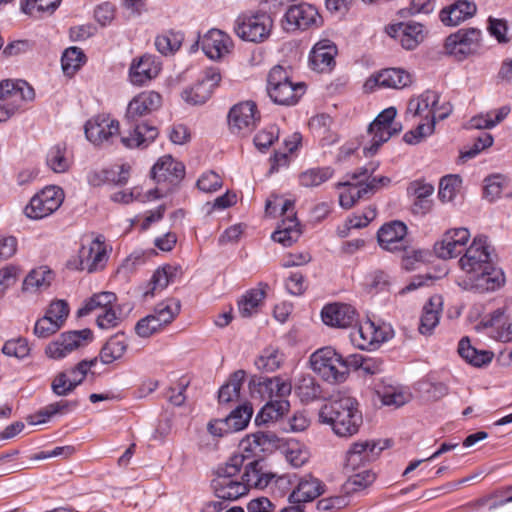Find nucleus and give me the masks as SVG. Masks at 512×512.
I'll use <instances>...</instances> for the list:
<instances>
[{
  "instance_id": "5",
  "label": "nucleus",
  "mask_w": 512,
  "mask_h": 512,
  "mask_svg": "<svg viewBox=\"0 0 512 512\" xmlns=\"http://www.w3.org/2000/svg\"><path fill=\"white\" fill-rule=\"evenodd\" d=\"M273 20L262 11H246L237 16L233 31L243 41L261 43L272 30Z\"/></svg>"
},
{
  "instance_id": "6",
  "label": "nucleus",
  "mask_w": 512,
  "mask_h": 512,
  "mask_svg": "<svg viewBox=\"0 0 512 512\" xmlns=\"http://www.w3.org/2000/svg\"><path fill=\"white\" fill-rule=\"evenodd\" d=\"M34 98V90L22 80L0 82V122H5Z\"/></svg>"
},
{
  "instance_id": "12",
  "label": "nucleus",
  "mask_w": 512,
  "mask_h": 512,
  "mask_svg": "<svg viewBox=\"0 0 512 512\" xmlns=\"http://www.w3.org/2000/svg\"><path fill=\"white\" fill-rule=\"evenodd\" d=\"M227 118L232 134L247 136L255 129L260 120V113L253 101H243L230 109Z\"/></svg>"
},
{
  "instance_id": "2",
  "label": "nucleus",
  "mask_w": 512,
  "mask_h": 512,
  "mask_svg": "<svg viewBox=\"0 0 512 512\" xmlns=\"http://www.w3.org/2000/svg\"><path fill=\"white\" fill-rule=\"evenodd\" d=\"M459 265L467 274L471 288L479 293L495 291L505 283L504 272L494 264L485 236L473 239Z\"/></svg>"
},
{
  "instance_id": "53",
  "label": "nucleus",
  "mask_w": 512,
  "mask_h": 512,
  "mask_svg": "<svg viewBox=\"0 0 512 512\" xmlns=\"http://www.w3.org/2000/svg\"><path fill=\"white\" fill-rule=\"evenodd\" d=\"M375 478L376 476L371 470H361L348 477L343 485V489L347 494L362 491L370 486L375 481Z\"/></svg>"
},
{
  "instance_id": "11",
  "label": "nucleus",
  "mask_w": 512,
  "mask_h": 512,
  "mask_svg": "<svg viewBox=\"0 0 512 512\" xmlns=\"http://www.w3.org/2000/svg\"><path fill=\"white\" fill-rule=\"evenodd\" d=\"M356 329L350 332L352 345L360 350H376L382 343L391 338V330L384 326H376L371 320L354 324Z\"/></svg>"
},
{
  "instance_id": "52",
  "label": "nucleus",
  "mask_w": 512,
  "mask_h": 512,
  "mask_svg": "<svg viewBox=\"0 0 512 512\" xmlns=\"http://www.w3.org/2000/svg\"><path fill=\"white\" fill-rule=\"evenodd\" d=\"M384 405L400 407L410 400V394L399 386H384L377 390Z\"/></svg>"
},
{
  "instance_id": "1",
  "label": "nucleus",
  "mask_w": 512,
  "mask_h": 512,
  "mask_svg": "<svg viewBox=\"0 0 512 512\" xmlns=\"http://www.w3.org/2000/svg\"><path fill=\"white\" fill-rule=\"evenodd\" d=\"M258 466V460L248 462L245 465V472L239 480L237 476L242 467V458L231 456L223 466L217 469L216 478L212 481L216 497L235 501L246 495L250 487L266 488L275 475L262 471Z\"/></svg>"
},
{
  "instance_id": "62",
  "label": "nucleus",
  "mask_w": 512,
  "mask_h": 512,
  "mask_svg": "<svg viewBox=\"0 0 512 512\" xmlns=\"http://www.w3.org/2000/svg\"><path fill=\"white\" fill-rule=\"evenodd\" d=\"M296 392L302 401L308 402L318 398L321 394V389L315 379L312 376L307 375L300 379L296 386Z\"/></svg>"
},
{
  "instance_id": "57",
  "label": "nucleus",
  "mask_w": 512,
  "mask_h": 512,
  "mask_svg": "<svg viewBox=\"0 0 512 512\" xmlns=\"http://www.w3.org/2000/svg\"><path fill=\"white\" fill-rule=\"evenodd\" d=\"M183 40L184 36L181 32L168 31L156 37L155 46L161 54L168 55L177 51Z\"/></svg>"
},
{
  "instance_id": "17",
  "label": "nucleus",
  "mask_w": 512,
  "mask_h": 512,
  "mask_svg": "<svg viewBox=\"0 0 512 512\" xmlns=\"http://www.w3.org/2000/svg\"><path fill=\"white\" fill-rule=\"evenodd\" d=\"M96 360H83L79 362L75 367L58 373L51 384V388L54 394L57 396H67L74 389L80 385L88 371L95 364Z\"/></svg>"
},
{
  "instance_id": "61",
  "label": "nucleus",
  "mask_w": 512,
  "mask_h": 512,
  "mask_svg": "<svg viewBox=\"0 0 512 512\" xmlns=\"http://www.w3.org/2000/svg\"><path fill=\"white\" fill-rule=\"evenodd\" d=\"M461 179L457 175L444 176L439 183L438 196L443 202L454 200L461 187Z\"/></svg>"
},
{
  "instance_id": "15",
  "label": "nucleus",
  "mask_w": 512,
  "mask_h": 512,
  "mask_svg": "<svg viewBox=\"0 0 512 512\" xmlns=\"http://www.w3.org/2000/svg\"><path fill=\"white\" fill-rule=\"evenodd\" d=\"M92 337L93 334L90 329L62 333L56 340L46 346L45 353L51 359H62L74 350L86 346L92 340Z\"/></svg>"
},
{
  "instance_id": "55",
  "label": "nucleus",
  "mask_w": 512,
  "mask_h": 512,
  "mask_svg": "<svg viewBox=\"0 0 512 512\" xmlns=\"http://www.w3.org/2000/svg\"><path fill=\"white\" fill-rule=\"evenodd\" d=\"M86 56L78 47L67 48L61 58L63 72L72 76L85 63Z\"/></svg>"
},
{
  "instance_id": "37",
  "label": "nucleus",
  "mask_w": 512,
  "mask_h": 512,
  "mask_svg": "<svg viewBox=\"0 0 512 512\" xmlns=\"http://www.w3.org/2000/svg\"><path fill=\"white\" fill-rule=\"evenodd\" d=\"M473 2L460 0L440 12L441 21L447 26H457L476 13Z\"/></svg>"
},
{
  "instance_id": "26",
  "label": "nucleus",
  "mask_w": 512,
  "mask_h": 512,
  "mask_svg": "<svg viewBox=\"0 0 512 512\" xmlns=\"http://www.w3.org/2000/svg\"><path fill=\"white\" fill-rule=\"evenodd\" d=\"M338 53L337 46L329 39L318 41L312 48L309 56L310 67L317 72L326 73L332 71Z\"/></svg>"
},
{
  "instance_id": "63",
  "label": "nucleus",
  "mask_w": 512,
  "mask_h": 512,
  "mask_svg": "<svg viewBox=\"0 0 512 512\" xmlns=\"http://www.w3.org/2000/svg\"><path fill=\"white\" fill-rule=\"evenodd\" d=\"M309 457L307 448L298 443L289 444L285 452L287 462L294 468L302 467L307 463Z\"/></svg>"
},
{
  "instance_id": "16",
  "label": "nucleus",
  "mask_w": 512,
  "mask_h": 512,
  "mask_svg": "<svg viewBox=\"0 0 512 512\" xmlns=\"http://www.w3.org/2000/svg\"><path fill=\"white\" fill-rule=\"evenodd\" d=\"M439 96L436 92L426 91L418 97L409 100L406 113L412 117H422L426 121H434L438 118L445 119L452 111L451 106L443 107V112L438 113L437 105Z\"/></svg>"
},
{
  "instance_id": "40",
  "label": "nucleus",
  "mask_w": 512,
  "mask_h": 512,
  "mask_svg": "<svg viewBox=\"0 0 512 512\" xmlns=\"http://www.w3.org/2000/svg\"><path fill=\"white\" fill-rule=\"evenodd\" d=\"M443 300L440 295L430 297L428 303L423 307L420 318L419 332L423 335L430 334L438 325L442 312Z\"/></svg>"
},
{
  "instance_id": "33",
  "label": "nucleus",
  "mask_w": 512,
  "mask_h": 512,
  "mask_svg": "<svg viewBox=\"0 0 512 512\" xmlns=\"http://www.w3.org/2000/svg\"><path fill=\"white\" fill-rule=\"evenodd\" d=\"M478 327L490 329L489 335L501 342L512 340V323L502 309H497L485 316Z\"/></svg>"
},
{
  "instance_id": "36",
  "label": "nucleus",
  "mask_w": 512,
  "mask_h": 512,
  "mask_svg": "<svg viewBox=\"0 0 512 512\" xmlns=\"http://www.w3.org/2000/svg\"><path fill=\"white\" fill-rule=\"evenodd\" d=\"M407 192L412 196V211L414 214L425 215L432 208L431 196L434 192V186L424 181H413L409 184Z\"/></svg>"
},
{
  "instance_id": "13",
  "label": "nucleus",
  "mask_w": 512,
  "mask_h": 512,
  "mask_svg": "<svg viewBox=\"0 0 512 512\" xmlns=\"http://www.w3.org/2000/svg\"><path fill=\"white\" fill-rule=\"evenodd\" d=\"M221 80L222 76L218 68H206L193 86L182 91L181 97L189 105H202L211 97Z\"/></svg>"
},
{
  "instance_id": "3",
  "label": "nucleus",
  "mask_w": 512,
  "mask_h": 512,
  "mask_svg": "<svg viewBox=\"0 0 512 512\" xmlns=\"http://www.w3.org/2000/svg\"><path fill=\"white\" fill-rule=\"evenodd\" d=\"M353 397L339 393L325 403L319 412L321 422L329 424L340 437L356 434L362 424V414Z\"/></svg>"
},
{
  "instance_id": "24",
  "label": "nucleus",
  "mask_w": 512,
  "mask_h": 512,
  "mask_svg": "<svg viewBox=\"0 0 512 512\" xmlns=\"http://www.w3.org/2000/svg\"><path fill=\"white\" fill-rule=\"evenodd\" d=\"M272 441V436L264 432L247 435L240 441L239 452L233 456H240L242 458V466L247 460H250L249 462L258 460V467L263 471L261 454L268 449Z\"/></svg>"
},
{
  "instance_id": "38",
  "label": "nucleus",
  "mask_w": 512,
  "mask_h": 512,
  "mask_svg": "<svg viewBox=\"0 0 512 512\" xmlns=\"http://www.w3.org/2000/svg\"><path fill=\"white\" fill-rule=\"evenodd\" d=\"M458 353L468 364L478 368L489 365L494 357L492 351L472 346L468 337H463L459 341Z\"/></svg>"
},
{
  "instance_id": "47",
  "label": "nucleus",
  "mask_w": 512,
  "mask_h": 512,
  "mask_svg": "<svg viewBox=\"0 0 512 512\" xmlns=\"http://www.w3.org/2000/svg\"><path fill=\"white\" fill-rule=\"evenodd\" d=\"M510 111V107L505 105L486 114L474 116L469 121V128L491 129L501 123L509 115Z\"/></svg>"
},
{
  "instance_id": "22",
  "label": "nucleus",
  "mask_w": 512,
  "mask_h": 512,
  "mask_svg": "<svg viewBox=\"0 0 512 512\" xmlns=\"http://www.w3.org/2000/svg\"><path fill=\"white\" fill-rule=\"evenodd\" d=\"M407 227L400 221H392L384 224L377 233L379 245L390 252L405 251L408 240L405 238Z\"/></svg>"
},
{
  "instance_id": "41",
  "label": "nucleus",
  "mask_w": 512,
  "mask_h": 512,
  "mask_svg": "<svg viewBox=\"0 0 512 512\" xmlns=\"http://www.w3.org/2000/svg\"><path fill=\"white\" fill-rule=\"evenodd\" d=\"M117 296L113 292L104 291L93 294L85 300L83 306L77 311L79 317L95 313L96 316L102 314L106 309L116 305Z\"/></svg>"
},
{
  "instance_id": "60",
  "label": "nucleus",
  "mask_w": 512,
  "mask_h": 512,
  "mask_svg": "<svg viewBox=\"0 0 512 512\" xmlns=\"http://www.w3.org/2000/svg\"><path fill=\"white\" fill-rule=\"evenodd\" d=\"M180 302L176 299H167L159 303L154 310L153 316L164 326L173 321L180 312Z\"/></svg>"
},
{
  "instance_id": "18",
  "label": "nucleus",
  "mask_w": 512,
  "mask_h": 512,
  "mask_svg": "<svg viewBox=\"0 0 512 512\" xmlns=\"http://www.w3.org/2000/svg\"><path fill=\"white\" fill-rule=\"evenodd\" d=\"M469 239L470 232L467 228L460 227L447 230L442 239L434 244V252L442 259L457 257L468 248Z\"/></svg>"
},
{
  "instance_id": "14",
  "label": "nucleus",
  "mask_w": 512,
  "mask_h": 512,
  "mask_svg": "<svg viewBox=\"0 0 512 512\" xmlns=\"http://www.w3.org/2000/svg\"><path fill=\"white\" fill-rule=\"evenodd\" d=\"M64 200V192L56 186L45 187L34 195L24 212L31 219H42L55 212Z\"/></svg>"
},
{
  "instance_id": "34",
  "label": "nucleus",
  "mask_w": 512,
  "mask_h": 512,
  "mask_svg": "<svg viewBox=\"0 0 512 512\" xmlns=\"http://www.w3.org/2000/svg\"><path fill=\"white\" fill-rule=\"evenodd\" d=\"M201 46L210 59H220L230 52L233 44L228 34L219 29H211L203 36Z\"/></svg>"
},
{
  "instance_id": "54",
  "label": "nucleus",
  "mask_w": 512,
  "mask_h": 512,
  "mask_svg": "<svg viewBox=\"0 0 512 512\" xmlns=\"http://www.w3.org/2000/svg\"><path fill=\"white\" fill-rule=\"evenodd\" d=\"M333 175L330 167L311 168L299 175V184L306 188H313L328 181Z\"/></svg>"
},
{
  "instance_id": "19",
  "label": "nucleus",
  "mask_w": 512,
  "mask_h": 512,
  "mask_svg": "<svg viewBox=\"0 0 512 512\" xmlns=\"http://www.w3.org/2000/svg\"><path fill=\"white\" fill-rule=\"evenodd\" d=\"M382 450L383 448L374 440L355 442L346 452L344 469L347 472H354L377 459Z\"/></svg>"
},
{
  "instance_id": "25",
  "label": "nucleus",
  "mask_w": 512,
  "mask_h": 512,
  "mask_svg": "<svg viewBox=\"0 0 512 512\" xmlns=\"http://www.w3.org/2000/svg\"><path fill=\"white\" fill-rule=\"evenodd\" d=\"M411 82L412 77L407 71L399 68H388L370 76L366 80L364 88L367 91H373L376 87L402 89L410 85Z\"/></svg>"
},
{
  "instance_id": "42",
  "label": "nucleus",
  "mask_w": 512,
  "mask_h": 512,
  "mask_svg": "<svg viewBox=\"0 0 512 512\" xmlns=\"http://www.w3.org/2000/svg\"><path fill=\"white\" fill-rule=\"evenodd\" d=\"M267 284L260 283L258 288L247 291L238 301V311L242 317H250L258 312L266 296Z\"/></svg>"
},
{
  "instance_id": "56",
  "label": "nucleus",
  "mask_w": 512,
  "mask_h": 512,
  "mask_svg": "<svg viewBox=\"0 0 512 512\" xmlns=\"http://www.w3.org/2000/svg\"><path fill=\"white\" fill-rule=\"evenodd\" d=\"M61 0H21V9L32 17H40L42 13H53Z\"/></svg>"
},
{
  "instance_id": "64",
  "label": "nucleus",
  "mask_w": 512,
  "mask_h": 512,
  "mask_svg": "<svg viewBox=\"0 0 512 512\" xmlns=\"http://www.w3.org/2000/svg\"><path fill=\"white\" fill-rule=\"evenodd\" d=\"M497 504L495 496H488L469 503L462 512H503Z\"/></svg>"
},
{
  "instance_id": "21",
  "label": "nucleus",
  "mask_w": 512,
  "mask_h": 512,
  "mask_svg": "<svg viewBox=\"0 0 512 512\" xmlns=\"http://www.w3.org/2000/svg\"><path fill=\"white\" fill-rule=\"evenodd\" d=\"M287 30H307L321 24L317 9L308 3L290 5L285 13Z\"/></svg>"
},
{
  "instance_id": "58",
  "label": "nucleus",
  "mask_w": 512,
  "mask_h": 512,
  "mask_svg": "<svg viewBox=\"0 0 512 512\" xmlns=\"http://www.w3.org/2000/svg\"><path fill=\"white\" fill-rule=\"evenodd\" d=\"M46 163L49 168L55 173H63L70 167V161L66 156V147L57 144L49 150Z\"/></svg>"
},
{
  "instance_id": "43",
  "label": "nucleus",
  "mask_w": 512,
  "mask_h": 512,
  "mask_svg": "<svg viewBox=\"0 0 512 512\" xmlns=\"http://www.w3.org/2000/svg\"><path fill=\"white\" fill-rule=\"evenodd\" d=\"M128 347L126 336L117 333L110 337L100 351V360L104 364H111L125 354Z\"/></svg>"
},
{
  "instance_id": "8",
  "label": "nucleus",
  "mask_w": 512,
  "mask_h": 512,
  "mask_svg": "<svg viewBox=\"0 0 512 512\" xmlns=\"http://www.w3.org/2000/svg\"><path fill=\"white\" fill-rule=\"evenodd\" d=\"M396 115V109L389 107L383 110L369 125L368 133L371 135V144L364 148L366 156L374 155L383 143L401 131V125L394 121Z\"/></svg>"
},
{
  "instance_id": "50",
  "label": "nucleus",
  "mask_w": 512,
  "mask_h": 512,
  "mask_svg": "<svg viewBox=\"0 0 512 512\" xmlns=\"http://www.w3.org/2000/svg\"><path fill=\"white\" fill-rule=\"evenodd\" d=\"M176 272L177 269L170 265L158 268L151 277L149 283V286H151V288L145 291L144 296L153 297L155 293L165 289L171 282L172 278L176 275Z\"/></svg>"
},
{
  "instance_id": "30",
  "label": "nucleus",
  "mask_w": 512,
  "mask_h": 512,
  "mask_svg": "<svg viewBox=\"0 0 512 512\" xmlns=\"http://www.w3.org/2000/svg\"><path fill=\"white\" fill-rule=\"evenodd\" d=\"M162 104V97L154 91H144L136 95L128 104L126 119L136 121L157 110Z\"/></svg>"
},
{
  "instance_id": "4",
  "label": "nucleus",
  "mask_w": 512,
  "mask_h": 512,
  "mask_svg": "<svg viewBox=\"0 0 512 512\" xmlns=\"http://www.w3.org/2000/svg\"><path fill=\"white\" fill-rule=\"evenodd\" d=\"M267 92L274 103L289 106L298 102L305 92V85L292 82L289 73L278 65L268 74Z\"/></svg>"
},
{
  "instance_id": "49",
  "label": "nucleus",
  "mask_w": 512,
  "mask_h": 512,
  "mask_svg": "<svg viewBox=\"0 0 512 512\" xmlns=\"http://www.w3.org/2000/svg\"><path fill=\"white\" fill-rule=\"evenodd\" d=\"M78 406V401H68V400H61L55 403H51L44 408H42L40 411L35 414L36 420L32 421V424H40L45 423L48 419H50L52 416L57 414H66L68 412H71Z\"/></svg>"
},
{
  "instance_id": "44",
  "label": "nucleus",
  "mask_w": 512,
  "mask_h": 512,
  "mask_svg": "<svg viewBox=\"0 0 512 512\" xmlns=\"http://www.w3.org/2000/svg\"><path fill=\"white\" fill-rule=\"evenodd\" d=\"M300 235L299 222L292 215V217L282 219L278 229L272 234V239L283 246H291L298 240Z\"/></svg>"
},
{
  "instance_id": "48",
  "label": "nucleus",
  "mask_w": 512,
  "mask_h": 512,
  "mask_svg": "<svg viewBox=\"0 0 512 512\" xmlns=\"http://www.w3.org/2000/svg\"><path fill=\"white\" fill-rule=\"evenodd\" d=\"M245 379V372L238 370L234 372L229 380L221 386L218 393L220 403H230L237 401L240 397V390Z\"/></svg>"
},
{
  "instance_id": "9",
  "label": "nucleus",
  "mask_w": 512,
  "mask_h": 512,
  "mask_svg": "<svg viewBox=\"0 0 512 512\" xmlns=\"http://www.w3.org/2000/svg\"><path fill=\"white\" fill-rule=\"evenodd\" d=\"M481 30L462 28L449 35L445 40L447 54L461 61L475 54L481 46Z\"/></svg>"
},
{
  "instance_id": "51",
  "label": "nucleus",
  "mask_w": 512,
  "mask_h": 512,
  "mask_svg": "<svg viewBox=\"0 0 512 512\" xmlns=\"http://www.w3.org/2000/svg\"><path fill=\"white\" fill-rule=\"evenodd\" d=\"M253 414V408L250 404H243L234 409L225 419L226 427L232 432L244 429Z\"/></svg>"
},
{
  "instance_id": "10",
  "label": "nucleus",
  "mask_w": 512,
  "mask_h": 512,
  "mask_svg": "<svg viewBox=\"0 0 512 512\" xmlns=\"http://www.w3.org/2000/svg\"><path fill=\"white\" fill-rule=\"evenodd\" d=\"M252 397L261 401L287 400L292 391V384L281 376L255 377L249 382Z\"/></svg>"
},
{
  "instance_id": "20",
  "label": "nucleus",
  "mask_w": 512,
  "mask_h": 512,
  "mask_svg": "<svg viewBox=\"0 0 512 512\" xmlns=\"http://www.w3.org/2000/svg\"><path fill=\"white\" fill-rule=\"evenodd\" d=\"M108 251L104 237L98 235L88 245H83L79 251V269L93 273L105 267L108 260Z\"/></svg>"
},
{
  "instance_id": "59",
  "label": "nucleus",
  "mask_w": 512,
  "mask_h": 512,
  "mask_svg": "<svg viewBox=\"0 0 512 512\" xmlns=\"http://www.w3.org/2000/svg\"><path fill=\"white\" fill-rule=\"evenodd\" d=\"M283 361L282 354L273 348H267L256 358L255 365L263 372H273L278 369Z\"/></svg>"
},
{
  "instance_id": "23",
  "label": "nucleus",
  "mask_w": 512,
  "mask_h": 512,
  "mask_svg": "<svg viewBox=\"0 0 512 512\" xmlns=\"http://www.w3.org/2000/svg\"><path fill=\"white\" fill-rule=\"evenodd\" d=\"M321 317L326 325L345 329L358 324L359 315L350 304L333 303L322 309Z\"/></svg>"
},
{
  "instance_id": "32",
  "label": "nucleus",
  "mask_w": 512,
  "mask_h": 512,
  "mask_svg": "<svg viewBox=\"0 0 512 512\" xmlns=\"http://www.w3.org/2000/svg\"><path fill=\"white\" fill-rule=\"evenodd\" d=\"M152 178L157 182H169L176 184L181 181L185 175L184 165L175 160L170 155H165L158 159L151 170Z\"/></svg>"
},
{
  "instance_id": "29",
  "label": "nucleus",
  "mask_w": 512,
  "mask_h": 512,
  "mask_svg": "<svg viewBox=\"0 0 512 512\" xmlns=\"http://www.w3.org/2000/svg\"><path fill=\"white\" fill-rule=\"evenodd\" d=\"M161 70V63L154 55L146 54L133 60L129 69V79L133 85L143 86L155 78Z\"/></svg>"
},
{
  "instance_id": "35",
  "label": "nucleus",
  "mask_w": 512,
  "mask_h": 512,
  "mask_svg": "<svg viewBox=\"0 0 512 512\" xmlns=\"http://www.w3.org/2000/svg\"><path fill=\"white\" fill-rule=\"evenodd\" d=\"M324 487L318 478L311 474L305 475L289 495V501L293 504L311 502L324 493Z\"/></svg>"
},
{
  "instance_id": "28",
  "label": "nucleus",
  "mask_w": 512,
  "mask_h": 512,
  "mask_svg": "<svg viewBox=\"0 0 512 512\" xmlns=\"http://www.w3.org/2000/svg\"><path fill=\"white\" fill-rule=\"evenodd\" d=\"M87 139L95 145L108 142L119 134V122L105 116H97L85 125Z\"/></svg>"
},
{
  "instance_id": "31",
  "label": "nucleus",
  "mask_w": 512,
  "mask_h": 512,
  "mask_svg": "<svg viewBox=\"0 0 512 512\" xmlns=\"http://www.w3.org/2000/svg\"><path fill=\"white\" fill-rule=\"evenodd\" d=\"M337 188H344L345 190L339 195V204L344 209H350L358 200L367 197L375 192V185L373 182L366 181H353L347 179L344 182H339Z\"/></svg>"
},
{
  "instance_id": "27",
  "label": "nucleus",
  "mask_w": 512,
  "mask_h": 512,
  "mask_svg": "<svg viewBox=\"0 0 512 512\" xmlns=\"http://www.w3.org/2000/svg\"><path fill=\"white\" fill-rule=\"evenodd\" d=\"M386 31L407 50L415 49L424 39L423 25L416 22L392 24L387 27Z\"/></svg>"
},
{
  "instance_id": "7",
  "label": "nucleus",
  "mask_w": 512,
  "mask_h": 512,
  "mask_svg": "<svg viewBox=\"0 0 512 512\" xmlns=\"http://www.w3.org/2000/svg\"><path fill=\"white\" fill-rule=\"evenodd\" d=\"M312 369L328 382H342L347 375L344 358L333 348L324 347L311 355Z\"/></svg>"
},
{
  "instance_id": "45",
  "label": "nucleus",
  "mask_w": 512,
  "mask_h": 512,
  "mask_svg": "<svg viewBox=\"0 0 512 512\" xmlns=\"http://www.w3.org/2000/svg\"><path fill=\"white\" fill-rule=\"evenodd\" d=\"M265 405L261 408L255 418L257 425L274 422L283 417L290 408L288 400L265 401Z\"/></svg>"
},
{
  "instance_id": "39",
  "label": "nucleus",
  "mask_w": 512,
  "mask_h": 512,
  "mask_svg": "<svg viewBox=\"0 0 512 512\" xmlns=\"http://www.w3.org/2000/svg\"><path fill=\"white\" fill-rule=\"evenodd\" d=\"M158 136V130L147 124L136 125L129 135L121 137L122 144L127 148H145Z\"/></svg>"
},
{
  "instance_id": "46",
  "label": "nucleus",
  "mask_w": 512,
  "mask_h": 512,
  "mask_svg": "<svg viewBox=\"0 0 512 512\" xmlns=\"http://www.w3.org/2000/svg\"><path fill=\"white\" fill-rule=\"evenodd\" d=\"M53 279L52 272L47 267L33 269L24 279L22 289L24 292L36 293L47 289Z\"/></svg>"
}]
</instances>
